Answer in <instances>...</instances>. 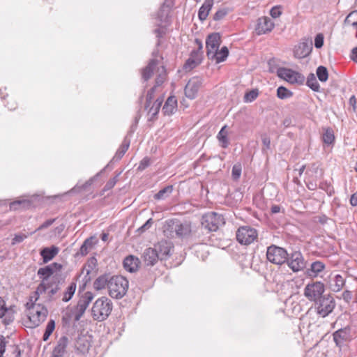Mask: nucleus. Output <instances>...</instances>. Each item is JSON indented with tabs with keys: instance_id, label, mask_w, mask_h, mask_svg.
Returning <instances> with one entry per match:
<instances>
[{
	"instance_id": "nucleus-1",
	"label": "nucleus",
	"mask_w": 357,
	"mask_h": 357,
	"mask_svg": "<svg viewBox=\"0 0 357 357\" xmlns=\"http://www.w3.org/2000/svg\"><path fill=\"white\" fill-rule=\"evenodd\" d=\"M63 282L58 277L53 276L50 282H41L37 287L33 294L31 296V301L36 302L40 295L44 294L45 302L56 301L61 296L60 292Z\"/></svg>"
},
{
	"instance_id": "nucleus-2",
	"label": "nucleus",
	"mask_w": 357,
	"mask_h": 357,
	"mask_svg": "<svg viewBox=\"0 0 357 357\" xmlns=\"http://www.w3.org/2000/svg\"><path fill=\"white\" fill-rule=\"evenodd\" d=\"M191 232V225L178 219H169L163 225V233L168 238H185Z\"/></svg>"
},
{
	"instance_id": "nucleus-3",
	"label": "nucleus",
	"mask_w": 357,
	"mask_h": 357,
	"mask_svg": "<svg viewBox=\"0 0 357 357\" xmlns=\"http://www.w3.org/2000/svg\"><path fill=\"white\" fill-rule=\"evenodd\" d=\"M128 287V280L125 277L112 276L109 284V295L113 298L121 299L126 294Z\"/></svg>"
},
{
	"instance_id": "nucleus-4",
	"label": "nucleus",
	"mask_w": 357,
	"mask_h": 357,
	"mask_svg": "<svg viewBox=\"0 0 357 357\" xmlns=\"http://www.w3.org/2000/svg\"><path fill=\"white\" fill-rule=\"evenodd\" d=\"M112 307V302L108 298L103 296L98 298L91 309L93 318L98 321L105 320L111 314Z\"/></svg>"
},
{
	"instance_id": "nucleus-5",
	"label": "nucleus",
	"mask_w": 357,
	"mask_h": 357,
	"mask_svg": "<svg viewBox=\"0 0 357 357\" xmlns=\"http://www.w3.org/2000/svg\"><path fill=\"white\" fill-rule=\"evenodd\" d=\"M29 310V319L32 323L33 326H38L43 322L48 314V310L46 307L41 304H37L34 301L28 302L26 303Z\"/></svg>"
},
{
	"instance_id": "nucleus-6",
	"label": "nucleus",
	"mask_w": 357,
	"mask_h": 357,
	"mask_svg": "<svg viewBox=\"0 0 357 357\" xmlns=\"http://www.w3.org/2000/svg\"><path fill=\"white\" fill-rule=\"evenodd\" d=\"M325 291V286L323 282L320 281H313L309 282L305 285L303 290L304 296L310 301H317L319 298L324 296Z\"/></svg>"
},
{
	"instance_id": "nucleus-7",
	"label": "nucleus",
	"mask_w": 357,
	"mask_h": 357,
	"mask_svg": "<svg viewBox=\"0 0 357 357\" xmlns=\"http://www.w3.org/2000/svg\"><path fill=\"white\" fill-rule=\"evenodd\" d=\"M335 305L336 303L334 298L328 294H325L314 303L317 313L322 317H326L331 314L335 307Z\"/></svg>"
},
{
	"instance_id": "nucleus-8",
	"label": "nucleus",
	"mask_w": 357,
	"mask_h": 357,
	"mask_svg": "<svg viewBox=\"0 0 357 357\" xmlns=\"http://www.w3.org/2000/svg\"><path fill=\"white\" fill-rule=\"evenodd\" d=\"M276 74L278 77L291 84L303 85L305 80V77L302 73L285 67L278 68Z\"/></svg>"
},
{
	"instance_id": "nucleus-9",
	"label": "nucleus",
	"mask_w": 357,
	"mask_h": 357,
	"mask_svg": "<svg viewBox=\"0 0 357 357\" xmlns=\"http://www.w3.org/2000/svg\"><path fill=\"white\" fill-rule=\"evenodd\" d=\"M224 224V218L222 215L211 212L203 215L201 229L208 231H215L220 225Z\"/></svg>"
},
{
	"instance_id": "nucleus-10",
	"label": "nucleus",
	"mask_w": 357,
	"mask_h": 357,
	"mask_svg": "<svg viewBox=\"0 0 357 357\" xmlns=\"http://www.w3.org/2000/svg\"><path fill=\"white\" fill-rule=\"evenodd\" d=\"M288 253L281 247L271 245L268 247L266 258L268 261L276 265H282L287 260Z\"/></svg>"
},
{
	"instance_id": "nucleus-11",
	"label": "nucleus",
	"mask_w": 357,
	"mask_h": 357,
	"mask_svg": "<svg viewBox=\"0 0 357 357\" xmlns=\"http://www.w3.org/2000/svg\"><path fill=\"white\" fill-rule=\"evenodd\" d=\"M258 236L255 229L249 226L241 227L236 231V239L243 245H249L257 239Z\"/></svg>"
},
{
	"instance_id": "nucleus-12",
	"label": "nucleus",
	"mask_w": 357,
	"mask_h": 357,
	"mask_svg": "<svg viewBox=\"0 0 357 357\" xmlns=\"http://www.w3.org/2000/svg\"><path fill=\"white\" fill-rule=\"evenodd\" d=\"M93 298V294L90 291L85 292L79 298L77 305L73 311L74 320L77 321L82 317L86 308L89 307V303Z\"/></svg>"
},
{
	"instance_id": "nucleus-13",
	"label": "nucleus",
	"mask_w": 357,
	"mask_h": 357,
	"mask_svg": "<svg viewBox=\"0 0 357 357\" xmlns=\"http://www.w3.org/2000/svg\"><path fill=\"white\" fill-rule=\"evenodd\" d=\"M289 268L294 273L303 271L306 266V261L300 251L292 252L288 255L286 262Z\"/></svg>"
},
{
	"instance_id": "nucleus-14",
	"label": "nucleus",
	"mask_w": 357,
	"mask_h": 357,
	"mask_svg": "<svg viewBox=\"0 0 357 357\" xmlns=\"http://www.w3.org/2000/svg\"><path fill=\"white\" fill-rule=\"evenodd\" d=\"M221 44V36L220 33L214 32L209 34L206 40V55L208 59L213 60L216 56L215 52Z\"/></svg>"
},
{
	"instance_id": "nucleus-15",
	"label": "nucleus",
	"mask_w": 357,
	"mask_h": 357,
	"mask_svg": "<svg viewBox=\"0 0 357 357\" xmlns=\"http://www.w3.org/2000/svg\"><path fill=\"white\" fill-rule=\"evenodd\" d=\"M159 70H160V72L156 76L155 84L147 92L144 105L145 110H147L150 106L151 100L154 97L156 88L161 86L166 80L167 73L165 66H162Z\"/></svg>"
},
{
	"instance_id": "nucleus-16",
	"label": "nucleus",
	"mask_w": 357,
	"mask_h": 357,
	"mask_svg": "<svg viewBox=\"0 0 357 357\" xmlns=\"http://www.w3.org/2000/svg\"><path fill=\"white\" fill-rule=\"evenodd\" d=\"M333 337L335 344L338 347L341 348L347 342H349L351 340V327L349 326H347L344 328H339L333 333Z\"/></svg>"
},
{
	"instance_id": "nucleus-17",
	"label": "nucleus",
	"mask_w": 357,
	"mask_h": 357,
	"mask_svg": "<svg viewBox=\"0 0 357 357\" xmlns=\"http://www.w3.org/2000/svg\"><path fill=\"white\" fill-rule=\"evenodd\" d=\"M202 84V80L201 78L198 77L191 78L185 85L184 89L185 96L191 100L195 99L197 96Z\"/></svg>"
},
{
	"instance_id": "nucleus-18",
	"label": "nucleus",
	"mask_w": 357,
	"mask_h": 357,
	"mask_svg": "<svg viewBox=\"0 0 357 357\" xmlns=\"http://www.w3.org/2000/svg\"><path fill=\"white\" fill-rule=\"evenodd\" d=\"M312 50V40H305L294 47V56L297 59H303L307 56Z\"/></svg>"
},
{
	"instance_id": "nucleus-19",
	"label": "nucleus",
	"mask_w": 357,
	"mask_h": 357,
	"mask_svg": "<svg viewBox=\"0 0 357 357\" xmlns=\"http://www.w3.org/2000/svg\"><path fill=\"white\" fill-rule=\"evenodd\" d=\"M62 266L58 263H52L49 266H46L43 268H40L38 270V275L42 278L41 282H50L51 281V276L53 275L55 271H60Z\"/></svg>"
},
{
	"instance_id": "nucleus-20",
	"label": "nucleus",
	"mask_w": 357,
	"mask_h": 357,
	"mask_svg": "<svg viewBox=\"0 0 357 357\" xmlns=\"http://www.w3.org/2000/svg\"><path fill=\"white\" fill-rule=\"evenodd\" d=\"M274 24L268 17H262L258 19L255 27V32L257 35L266 34L272 31Z\"/></svg>"
},
{
	"instance_id": "nucleus-21",
	"label": "nucleus",
	"mask_w": 357,
	"mask_h": 357,
	"mask_svg": "<svg viewBox=\"0 0 357 357\" xmlns=\"http://www.w3.org/2000/svg\"><path fill=\"white\" fill-rule=\"evenodd\" d=\"M172 5L170 3H167L165 1L160 7L156 19L160 23H165L167 25L170 24V11H171Z\"/></svg>"
},
{
	"instance_id": "nucleus-22",
	"label": "nucleus",
	"mask_w": 357,
	"mask_h": 357,
	"mask_svg": "<svg viewBox=\"0 0 357 357\" xmlns=\"http://www.w3.org/2000/svg\"><path fill=\"white\" fill-rule=\"evenodd\" d=\"M142 259L146 266H153L160 259L154 248H146L142 255Z\"/></svg>"
},
{
	"instance_id": "nucleus-23",
	"label": "nucleus",
	"mask_w": 357,
	"mask_h": 357,
	"mask_svg": "<svg viewBox=\"0 0 357 357\" xmlns=\"http://www.w3.org/2000/svg\"><path fill=\"white\" fill-rule=\"evenodd\" d=\"M68 344V339L66 336H62L57 341L54 347L52 357H63L66 353V349Z\"/></svg>"
},
{
	"instance_id": "nucleus-24",
	"label": "nucleus",
	"mask_w": 357,
	"mask_h": 357,
	"mask_svg": "<svg viewBox=\"0 0 357 357\" xmlns=\"http://www.w3.org/2000/svg\"><path fill=\"white\" fill-rule=\"evenodd\" d=\"M326 268V265L321 261H316L311 264L310 268H309L306 273L307 275L310 278H317L324 271Z\"/></svg>"
},
{
	"instance_id": "nucleus-25",
	"label": "nucleus",
	"mask_w": 357,
	"mask_h": 357,
	"mask_svg": "<svg viewBox=\"0 0 357 357\" xmlns=\"http://www.w3.org/2000/svg\"><path fill=\"white\" fill-rule=\"evenodd\" d=\"M158 63L159 61L157 59H150L148 65L142 69V78L144 82L148 81L152 77L154 69Z\"/></svg>"
},
{
	"instance_id": "nucleus-26",
	"label": "nucleus",
	"mask_w": 357,
	"mask_h": 357,
	"mask_svg": "<svg viewBox=\"0 0 357 357\" xmlns=\"http://www.w3.org/2000/svg\"><path fill=\"white\" fill-rule=\"evenodd\" d=\"M139 259L132 256L130 255L125 258L123 260V267L130 273H134L135 272L138 267H139Z\"/></svg>"
},
{
	"instance_id": "nucleus-27",
	"label": "nucleus",
	"mask_w": 357,
	"mask_h": 357,
	"mask_svg": "<svg viewBox=\"0 0 357 357\" xmlns=\"http://www.w3.org/2000/svg\"><path fill=\"white\" fill-rule=\"evenodd\" d=\"M154 248L157 250L160 260L165 259L170 256L171 248L167 242H160L155 245Z\"/></svg>"
},
{
	"instance_id": "nucleus-28",
	"label": "nucleus",
	"mask_w": 357,
	"mask_h": 357,
	"mask_svg": "<svg viewBox=\"0 0 357 357\" xmlns=\"http://www.w3.org/2000/svg\"><path fill=\"white\" fill-rule=\"evenodd\" d=\"M90 337L82 335L77 337L75 342V347L82 353L86 352L91 347Z\"/></svg>"
},
{
	"instance_id": "nucleus-29",
	"label": "nucleus",
	"mask_w": 357,
	"mask_h": 357,
	"mask_svg": "<svg viewBox=\"0 0 357 357\" xmlns=\"http://www.w3.org/2000/svg\"><path fill=\"white\" fill-rule=\"evenodd\" d=\"M213 6V0H204V3L199 8L198 11V17L201 21H204L211 11Z\"/></svg>"
},
{
	"instance_id": "nucleus-30",
	"label": "nucleus",
	"mask_w": 357,
	"mask_h": 357,
	"mask_svg": "<svg viewBox=\"0 0 357 357\" xmlns=\"http://www.w3.org/2000/svg\"><path fill=\"white\" fill-rule=\"evenodd\" d=\"M59 250L56 246H52L50 248H45L40 251V255L43 257V262L47 263L52 260L59 252Z\"/></svg>"
},
{
	"instance_id": "nucleus-31",
	"label": "nucleus",
	"mask_w": 357,
	"mask_h": 357,
	"mask_svg": "<svg viewBox=\"0 0 357 357\" xmlns=\"http://www.w3.org/2000/svg\"><path fill=\"white\" fill-rule=\"evenodd\" d=\"M345 284L343 277L337 274L329 282V288L334 292H339L342 290Z\"/></svg>"
},
{
	"instance_id": "nucleus-32",
	"label": "nucleus",
	"mask_w": 357,
	"mask_h": 357,
	"mask_svg": "<svg viewBox=\"0 0 357 357\" xmlns=\"http://www.w3.org/2000/svg\"><path fill=\"white\" fill-rule=\"evenodd\" d=\"M111 277L112 276H109V275L107 274L99 276L93 282L94 288L97 290H101L107 287L109 289V284L110 282Z\"/></svg>"
},
{
	"instance_id": "nucleus-33",
	"label": "nucleus",
	"mask_w": 357,
	"mask_h": 357,
	"mask_svg": "<svg viewBox=\"0 0 357 357\" xmlns=\"http://www.w3.org/2000/svg\"><path fill=\"white\" fill-rule=\"evenodd\" d=\"M130 141L128 138V137H126L120 146V147L116 151L114 156L113 157V160L118 161L122 158V157L124 155L126 152L128 151L129 146H130Z\"/></svg>"
},
{
	"instance_id": "nucleus-34",
	"label": "nucleus",
	"mask_w": 357,
	"mask_h": 357,
	"mask_svg": "<svg viewBox=\"0 0 357 357\" xmlns=\"http://www.w3.org/2000/svg\"><path fill=\"white\" fill-rule=\"evenodd\" d=\"M306 174L309 176L314 177V178H321L324 174L322 169L320 168L319 165L313 163L308 167L306 171Z\"/></svg>"
},
{
	"instance_id": "nucleus-35",
	"label": "nucleus",
	"mask_w": 357,
	"mask_h": 357,
	"mask_svg": "<svg viewBox=\"0 0 357 357\" xmlns=\"http://www.w3.org/2000/svg\"><path fill=\"white\" fill-rule=\"evenodd\" d=\"M227 135L228 132L227 130V126H225L220 130L217 136V138L218 139L220 143L221 144V146L225 149L227 148L229 145V142Z\"/></svg>"
},
{
	"instance_id": "nucleus-36",
	"label": "nucleus",
	"mask_w": 357,
	"mask_h": 357,
	"mask_svg": "<svg viewBox=\"0 0 357 357\" xmlns=\"http://www.w3.org/2000/svg\"><path fill=\"white\" fill-rule=\"evenodd\" d=\"M76 283L75 282H71L68 287L66 288V291L61 294L62 298L61 301L63 302H68L69 301L72 297L73 296L75 290H76Z\"/></svg>"
},
{
	"instance_id": "nucleus-37",
	"label": "nucleus",
	"mask_w": 357,
	"mask_h": 357,
	"mask_svg": "<svg viewBox=\"0 0 357 357\" xmlns=\"http://www.w3.org/2000/svg\"><path fill=\"white\" fill-rule=\"evenodd\" d=\"M93 240H94L93 237H90V238H86L84 241V242L80 247L79 252V253L82 256H85L89 253V250L92 248L93 245L95 244V242L93 241Z\"/></svg>"
},
{
	"instance_id": "nucleus-38",
	"label": "nucleus",
	"mask_w": 357,
	"mask_h": 357,
	"mask_svg": "<svg viewBox=\"0 0 357 357\" xmlns=\"http://www.w3.org/2000/svg\"><path fill=\"white\" fill-rule=\"evenodd\" d=\"M306 85L314 91L318 92L320 90V85L314 73H310L307 76Z\"/></svg>"
},
{
	"instance_id": "nucleus-39",
	"label": "nucleus",
	"mask_w": 357,
	"mask_h": 357,
	"mask_svg": "<svg viewBox=\"0 0 357 357\" xmlns=\"http://www.w3.org/2000/svg\"><path fill=\"white\" fill-rule=\"evenodd\" d=\"M177 106V100L174 96H170L165 102L162 112H173L174 109Z\"/></svg>"
},
{
	"instance_id": "nucleus-40",
	"label": "nucleus",
	"mask_w": 357,
	"mask_h": 357,
	"mask_svg": "<svg viewBox=\"0 0 357 357\" xmlns=\"http://www.w3.org/2000/svg\"><path fill=\"white\" fill-rule=\"evenodd\" d=\"M216 56L214 57L217 63L225 61L229 56V49L226 46L221 47L220 51H216Z\"/></svg>"
},
{
	"instance_id": "nucleus-41",
	"label": "nucleus",
	"mask_w": 357,
	"mask_h": 357,
	"mask_svg": "<svg viewBox=\"0 0 357 357\" xmlns=\"http://www.w3.org/2000/svg\"><path fill=\"white\" fill-rule=\"evenodd\" d=\"M173 187L172 185H168L161 189L158 193L154 195V198L155 199H164L169 197L172 192Z\"/></svg>"
},
{
	"instance_id": "nucleus-42",
	"label": "nucleus",
	"mask_w": 357,
	"mask_h": 357,
	"mask_svg": "<svg viewBox=\"0 0 357 357\" xmlns=\"http://www.w3.org/2000/svg\"><path fill=\"white\" fill-rule=\"evenodd\" d=\"M317 76L321 82H326L328 79V69L324 66H319L316 70Z\"/></svg>"
},
{
	"instance_id": "nucleus-43",
	"label": "nucleus",
	"mask_w": 357,
	"mask_h": 357,
	"mask_svg": "<svg viewBox=\"0 0 357 357\" xmlns=\"http://www.w3.org/2000/svg\"><path fill=\"white\" fill-rule=\"evenodd\" d=\"M346 25H351L354 28H357V10H354L349 13L344 20Z\"/></svg>"
},
{
	"instance_id": "nucleus-44",
	"label": "nucleus",
	"mask_w": 357,
	"mask_h": 357,
	"mask_svg": "<svg viewBox=\"0 0 357 357\" xmlns=\"http://www.w3.org/2000/svg\"><path fill=\"white\" fill-rule=\"evenodd\" d=\"M201 63L202 59L196 60V59L189 57L183 65V69L185 70H192L199 66Z\"/></svg>"
},
{
	"instance_id": "nucleus-45",
	"label": "nucleus",
	"mask_w": 357,
	"mask_h": 357,
	"mask_svg": "<svg viewBox=\"0 0 357 357\" xmlns=\"http://www.w3.org/2000/svg\"><path fill=\"white\" fill-rule=\"evenodd\" d=\"M259 96V90L257 89H252L247 91L243 97L244 102H251L255 100Z\"/></svg>"
},
{
	"instance_id": "nucleus-46",
	"label": "nucleus",
	"mask_w": 357,
	"mask_h": 357,
	"mask_svg": "<svg viewBox=\"0 0 357 357\" xmlns=\"http://www.w3.org/2000/svg\"><path fill=\"white\" fill-rule=\"evenodd\" d=\"M323 141L326 144H331L333 143L335 137L333 134V131L330 128L324 129V132L323 134Z\"/></svg>"
},
{
	"instance_id": "nucleus-47",
	"label": "nucleus",
	"mask_w": 357,
	"mask_h": 357,
	"mask_svg": "<svg viewBox=\"0 0 357 357\" xmlns=\"http://www.w3.org/2000/svg\"><path fill=\"white\" fill-rule=\"evenodd\" d=\"M293 93L286 87L280 86L277 89V96L280 99H285L292 96Z\"/></svg>"
},
{
	"instance_id": "nucleus-48",
	"label": "nucleus",
	"mask_w": 357,
	"mask_h": 357,
	"mask_svg": "<svg viewBox=\"0 0 357 357\" xmlns=\"http://www.w3.org/2000/svg\"><path fill=\"white\" fill-rule=\"evenodd\" d=\"M55 328V321L51 319L48 321L43 337L44 341H47Z\"/></svg>"
},
{
	"instance_id": "nucleus-49",
	"label": "nucleus",
	"mask_w": 357,
	"mask_h": 357,
	"mask_svg": "<svg viewBox=\"0 0 357 357\" xmlns=\"http://www.w3.org/2000/svg\"><path fill=\"white\" fill-rule=\"evenodd\" d=\"M154 98L151 100V103L147 109H149V112H151L154 109V112H159L161 107V105L163 102V97H159L155 100L153 101Z\"/></svg>"
},
{
	"instance_id": "nucleus-50",
	"label": "nucleus",
	"mask_w": 357,
	"mask_h": 357,
	"mask_svg": "<svg viewBox=\"0 0 357 357\" xmlns=\"http://www.w3.org/2000/svg\"><path fill=\"white\" fill-rule=\"evenodd\" d=\"M230 10L229 8H222L215 12L213 15V19L215 21H220L222 20L229 13Z\"/></svg>"
},
{
	"instance_id": "nucleus-51",
	"label": "nucleus",
	"mask_w": 357,
	"mask_h": 357,
	"mask_svg": "<svg viewBox=\"0 0 357 357\" xmlns=\"http://www.w3.org/2000/svg\"><path fill=\"white\" fill-rule=\"evenodd\" d=\"M159 26V28L158 29H155L154 31H153V33L155 34V36L158 38V40L156 43V46L157 47H159L160 45V39L162 38L166 33V31H165V26H162L161 24H158V25Z\"/></svg>"
},
{
	"instance_id": "nucleus-52",
	"label": "nucleus",
	"mask_w": 357,
	"mask_h": 357,
	"mask_svg": "<svg viewBox=\"0 0 357 357\" xmlns=\"http://www.w3.org/2000/svg\"><path fill=\"white\" fill-rule=\"evenodd\" d=\"M241 164H236L232 167V177L234 180H237L240 178L241 174Z\"/></svg>"
},
{
	"instance_id": "nucleus-53",
	"label": "nucleus",
	"mask_w": 357,
	"mask_h": 357,
	"mask_svg": "<svg viewBox=\"0 0 357 357\" xmlns=\"http://www.w3.org/2000/svg\"><path fill=\"white\" fill-rule=\"evenodd\" d=\"M324 37L322 33H318L314 38V47L317 49H320L324 45Z\"/></svg>"
},
{
	"instance_id": "nucleus-54",
	"label": "nucleus",
	"mask_w": 357,
	"mask_h": 357,
	"mask_svg": "<svg viewBox=\"0 0 357 357\" xmlns=\"http://www.w3.org/2000/svg\"><path fill=\"white\" fill-rule=\"evenodd\" d=\"M21 205H23V206L25 207V206L29 205V202H26V200H18V201H15V202L10 203V207L12 209L16 210L18 208L17 206H21Z\"/></svg>"
},
{
	"instance_id": "nucleus-55",
	"label": "nucleus",
	"mask_w": 357,
	"mask_h": 357,
	"mask_svg": "<svg viewBox=\"0 0 357 357\" xmlns=\"http://www.w3.org/2000/svg\"><path fill=\"white\" fill-rule=\"evenodd\" d=\"M203 51L199 50V49L193 50L190 52V57L196 59V60L203 59Z\"/></svg>"
},
{
	"instance_id": "nucleus-56",
	"label": "nucleus",
	"mask_w": 357,
	"mask_h": 357,
	"mask_svg": "<svg viewBox=\"0 0 357 357\" xmlns=\"http://www.w3.org/2000/svg\"><path fill=\"white\" fill-rule=\"evenodd\" d=\"M55 220H56L55 218L49 219V220H46L38 228H37L35 231L32 232L31 234L35 233L36 231L42 230V229L49 227L55 222Z\"/></svg>"
},
{
	"instance_id": "nucleus-57",
	"label": "nucleus",
	"mask_w": 357,
	"mask_h": 357,
	"mask_svg": "<svg viewBox=\"0 0 357 357\" xmlns=\"http://www.w3.org/2000/svg\"><path fill=\"white\" fill-rule=\"evenodd\" d=\"M6 344L7 341L6 340V338L3 335H0V357H3V354L6 351Z\"/></svg>"
},
{
	"instance_id": "nucleus-58",
	"label": "nucleus",
	"mask_w": 357,
	"mask_h": 357,
	"mask_svg": "<svg viewBox=\"0 0 357 357\" xmlns=\"http://www.w3.org/2000/svg\"><path fill=\"white\" fill-rule=\"evenodd\" d=\"M28 236L26 234H15L14 238H13L12 244L15 245L16 243H21Z\"/></svg>"
},
{
	"instance_id": "nucleus-59",
	"label": "nucleus",
	"mask_w": 357,
	"mask_h": 357,
	"mask_svg": "<svg viewBox=\"0 0 357 357\" xmlns=\"http://www.w3.org/2000/svg\"><path fill=\"white\" fill-rule=\"evenodd\" d=\"M280 8L278 6L272 8V9L270 11V14L272 17L277 18L281 15L282 12L280 11Z\"/></svg>"
},
{
	"instance_id": "nucleus-60",
	"label": "nucleus",
	"mask_w": 357,
	"mask_h": 357,
	"mask_svg": "<svg viewBox=\"0 0 357 357\" xmlns=\"http://www.w3.org/2000/svg\"><path fill=\"white\" fill-rule=\"evenodd\" d=\"M261 140H262L263 145L264 146L263 150H264L265 149H270V145H271L270 138L266 135H263L261 136Z\"/></svg>"
},
{
	"instance_id": "nucleus-61",
	"label": "nucleus",
	"mask_w": 357,
	"mask_h": 357,
	"mask_svg": "<svg viewBox=\"0 0 357 357\" xmlns=\"http://www.w3.org/2000/svg\"><path fill=\"white\" fill-rule=\"evenodd\" d=\"M268 65L269 66V72L270 73H274L275 70L278 68H276V65H275V59L274 58H272L271 59L268 60Z\"/></svg>"
},
{
	"instance_id": "nucleus-62",
	"label": "nucleus",
	"mask_w": 357,
	"mask_h": 357,
	"mask_svg": "<svg viewBox=\"0 0 357 357\" xmlns=\"http://www.w3.org/2000/svg\"><path fill=\"white\" fill-rule=\"evenodd\" d=\"M7 311L5 301L0 297V318H1Z\"/></svg>"
},
{
	"instance_id": "nucleus-63",
	"label": "nucleus",
	"mask_w": 357,
	"mask_h": 357,
	"mask_svg": "<svg viewBox=\"0 0 357 357\" xmlns=\"http://www.w3.org/2000/svg\"><path fill=\"white\" fill-rule=\"evenodd\" d=\"M342 298L347 303H349L352 299L351 291L345 290L342 294Z\"/></svg>"
},
{
	"instance_id": "nucleus-64",
	"label": "nucleus",
	"mask_w": 357,
	"mask_h": 357,
	"mask_svg": "<svg viewBox=\"0 0 357 357\" xmlns=\"http://www.w3.org/2000/svg\"><path fill=\"white\" fill-rule=\"evenodd\" d=\"M350 58L353 61L357 63V47H355L351 50Z\"/></svg>"
}]
</instances>
